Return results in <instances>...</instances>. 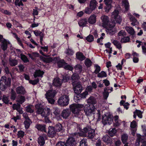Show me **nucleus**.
Wrapping results in <instances>:
<instances>
[{
  "mask_svg": "<svg viewBox=\"0 0 146 146\" xmlns=\"http://www.w3.org/2000/svg\"><path fill=\"white\" fill-rule=\"evenodd\" d=\"M86 39L88 42H91L94 41V37L92 35L90 34L86 37Z\"/></svg>",
  "mask_w": 146,
  "mask_h": 146,
  "instance_id": "obj_55",
  "label": "nucleus"
},
{
  "mask_svg": "<svg viewBox=\"0 0 146 146\" xmlns=\"http://www.w3.org/2000/svg\"><path fill=\"white\" fill-rule=\"evenodd\" d=\"M137 137H139L140 138V142L143 144L146 142L145 138L144 137V136H142L140 134H137Z\"/></svg>",
  "mask_w": 146,
  "mask_h": 146,
  "instance_id": "obj_41",
  "label": "nucleus"
},
{
  "mask_svg": "<svg viewBox=\"0 0 146 146\" xmlns=\"http://www.w3.org/2000/svg\"><path fill=\"white\" fill-rule=\"evenodd\" d=\"M87 139L86 138H83L82 139L80 142V146H87Z\"/></svg>",
  "mask_w": 146,
  "mask_h": 146,
  "instance_id": "obj_46",
  "label": "nucleus"
},
{
  "mask_svg": "<svg viewBox=\"0 0 146 146\" xmlns=\"http://www.w3.org/2000/svg\"><path fill=\"white\" fill-rule=\"evenodd\" d=\"M26 100L25 96L22 95H18L17 98V102L20 104H22Z\"/></svg>",
  "mask_w": 146,
  "mask_h": 146,
  "instance_id": "obj_24",
  "label": "nucleus"
},
{
  "mask_svg": "<svg viewBox=\"0 0 146 146\" xmlns=\"http://www.w3.org/2000/svg\"><path fill=\"white\" fill-rule=\"evenodd\" d=\"M114 121L115 123H114V126L115 127H118L120 125V123L119 122V117L118 116L116 115L114 116Z\"/></svg>",
  "mask_w": 146,
  "mask_h": 146,
  "instance_id": "obj_38",
  "label": "nucleus"
},
{
  "mask_svg": "<svg viewBox=\"0 0 146 146\" xmlns=\"http://www.w3.org/2000/svg\"><path fill=\"white\" fill-rule=\"evenodd\" d=\"M28 56L33 60H36V58L40 56V59L44 62L49 63L52 62V59L51 58H45L40 56L39 54L36 52H33L31 53H28Z\"/></svg>",
  "mask_w": 146,
  "mask_h": 146,
  "instance_id": "obj_3",
  "label": "nucleus"
},
{
  "mask_svg": "<svg viewBox=\"0 0 146 146\" xmlns=\"http://www.w3.org/2000/svg\"><path fill=\"white\" fill-rule=\"evenodd\" d=\"M72 84L73 89L75 94L80 93L82 90V86L80 82H72Z\"/></svg>",
  "mask_w": 146,
  "mask_h": 146,
  "instance_id": "obj_7",
  "label": "nucleus"
},
{
  "mask_svg": "<svg viewBox=\"0 0 146 146\" xmlns=\"http://www.w3.org/2000/svg\"><path fill=\"white\" fill-rule=\"evenodd\" d=\"M75 127V130L78 132H78L81 133L82 131V129L81 128V126L80 124L76 123Z\"/></svg>",
  "mask_w": 146,
  "mask_h": 146,
  "instance_id": "obj_49",
  "label": "nucleus"
},
{
  "mask_svg": "<svg viewBox=\"0 0 146 146\" xmlns=\"http://www.w3.org/2000/svg\"><path fill=\"white\" fill-rule=\"evenodd\" d=\"M94 67L95 68V69L94 73L97 74L100 71V67L98 65L96 64L94 65Z\"/></svg>",
  "mask_w": 146,
  "mask_h": 146,
  "instance_id": "obj_51",
  "label": "nucleus"
},
{
  "mask_svg": "<svg viewBox=\"0 0 146 146\" xmlns=\"http://www.w3.org/2000/svg\"><path fill=\"white\" fill-rule=\"evenodd\" d=\"M44 72L40 70L39 69L36 70L34 72V76L35 78H36L37 77H40L42 78L43 76Z\"/></svg>",
  "mask_w": 146,
  "mask_h": 146,
  "instance_id": "obj_21",
  "label": "nucleus"
},
{
  "mask_svg": "<svg viewBox=\"0 0 146 146\" xmlns=\"http://www.w3.org/2000/svg\"><path fill=\"white\" fill-rule=\"evenodd\" d=\"M69 99L68 96L63 95L60 97L58 101V103L59 105L61 106H66L69 104Z\"/></svg>",
  "mask_w": 146,
  "mask_h": 146,
  "instance_id": "obj_6",
  "label": "nucleus"
},
{
  "mask_svg": "<svg viewBox=\"0 0 146 146\" xmlns=\"http://www.w3.org/2000/svg\"><path fill=\"white\" fill-rule=\"evenodd\" d=\"M84 64L88 68L92 66V62L90 59L87 58L85 61Z\"/></svg>",
  "mask_w": 146,
  "mask_h": 146,
  "instance_id": "obj_44",
  "label": "nucleus"
},
{
  "mask_svg": "<svg viewBox=\"0 0 146 146\" xmlns=\"http://www.w3.org/2000/svg\"><path fill=\"white\" fill-rule=\"evenodd\" d=\"M113 116L110 114L107 115L104 114L102 118V123L104 125L108 124L110 125L113 121Z\"/></svg>",
  "mask_w": 146,
  "mask_h": 146,
  "instance_id": "obj_4",
  "label": "nucleus"
},
{
  "mask_svg": "<svg viewBox=\"0 0 146 146\" xmlns=\"http://www.w3.org/2000/svg\"><path fill=\"white\" fill-rule=\"evenodd\" d=\"M130 38L129 36L126 37L123 36L122 37L120 41L121 43H125L129 42L130 40Z\"/></svg>",
  "mask_w": 146,
  "mask_h": 146,
  "instance_id": "obj_45",
  "label": "nucleus"
},
{
  "mask_svg": "<svg viewBox=\"0 0 146 146\" xmlns=\"http://www.w3.org/2000/svg\"><path fill=\"white\" fill-rule=\"evenodd\" d=\"M48 129L47 134L49 137H54L56 134V131L54 127L50 126L48 127Z\"/></svg>",
  "mask_w": 146,
  "mask_h": 146,
  "instance_id": "obj_12",
  "label": "nucleus"
},
{
  "mask_svg": "<svg viewBox=\"0 0 146 146\" xmlns=\"http://www.w3.org/2000/svg\"><path fill=\"white\" fill-rule=\"evenodd\" d=\"M20 56L21 59L24 63H27L29 62V60L27 56L25 55L21 54H20Z\"/></svg>",
  "mask_w": 146,
  "mask_h": 146,
  "instance_id": "obj_47",
  "label": "nucleus"
},
{
  "mask_svg": "<svg viewBox=\"0 0 146 146\" xmlns=\"http://www.w3.org/2000/svg\"><path fill=\"white\" fill-rule=\"evenodd\" d=\"M35 127L39 131L47 133L46 125L45 124H37L35 126Z\"/></svg>",
  "mask_w": 146,
  "mask_h": 146,
  "instance_id": "obj_13",
  "label": "nucleus"
},
{
  "mask_svg": "<svg viewBox=\"0 0 146 146\" xmlns=\"http://www.w3.org/2000/svg\"><path fill=\"white\" fill-rule=\"evenodd\" d=\"M107 88H104V92H103V96L105 99H106L109 95V92L106 91Z\"/></svg>",
  "mask_w": 146,
  "mask_h": 146,
  "instance_id": "obj_60",
  "label": "nucleus"
},
{
  "mask_svg": "<svg viewBox=\"0 0 146 146\" xmlns=\"http://www.w3.org/2000/svg\"><path fill=\"white\" fill-rule=\"evenodd\" d=\"M137 126L136 122L134 120L131 123L130 127L132 128L135 129Z\"/></svg>",
  "mask_w": 146,
  "mask_h": 146,
  "instance_id": "obj_64",
  "label": "nucleus"
},
{
  "mask_svg": "<svg viewBox=\"0 0 146 146\" xmlns=\"http://www.w3.org/2000/svg\"><path fill=\"white\" fill-rule=\"evenodd\" d=\"M65 70H69L72 71L73 69V67L68 64H66L65 66H64V68Z\"/></svg>",
  "mask_w": 146,
  "mask_h": 146,
  "instance_id": "obj_61",
  "label": "nucleus"
},
{
  "mask_svg": "<svg viewBox=\"0 0 146 146\" xmlns=\"http://www.w3.org/2000/svg\"><path fill=\"white\" fill-rule=\"evenodd\" d=\"M38 143L40 146H43L45 143V140L44 137L40 136L38 139Z\"/></svg>",
  "mask_w": 146,
  "mask_h": 146,
  "instance_id": "obj_42",
  "label": "nucleus"
},
{
  "mask_svg": "<svg viewBox=\"0 0 146 146\" xmlns=\"http://www.w3.org/2000/svg\"><path fill=\"white\" fill-rule=\"evenodd\" d=\"M15 4L16 6H18L19 7L20 6H24V4L22 2V1L21 0L19 1V0H15Z\"/></svg>",
  "mask_w": 146,
  "mask_h": 146,
  "instance_id": "obj_58",
  "label": "nucleus"
},
{
  "mask_svg": "<svg viewBox=\"0 0 146 146\" xmlns=\"http://www.w3.org/2000/svg\"><path fill=\"white\" fill-rule=\"evenodd\" d=\"M2 44L1 45V48L4 51H5L7 48V40L3 39V40L2 42Z\"/></svg>",
  "mask_w": 146,
  "mask_h": 146,
  "instance_id": "obj_30",
  "label": "nucleus"
},
{
  "mask_svg": "<svg viewBox=\"0 0 146 146\" xmlns=\"http://www.w3.org/2000/svg\"><path fill=\"white\" fill-rule=\"evenodd\" d=\"M17 93L18 94L24 95L26 93L25 88L22 86L17 87L16 89Z\"/></svg>",
  "mask_w": 146,
  "mask_h": 146,
  "instance_id": "obj_15",
  "label": "nucleus"
},
{
  "mask_svg": "<svg viewBox=\"0 0 146 146\" xmlns=\"http://www.w3.org/2000/svg\"><path fill=\"white\" fill-rule=\"evenodd\" d=\"M111 23V25L105 28L107 29L108 33L110 35H112L116 32V30L114 28L115 25V22L114 21H113V22Z\"/></svg>",
  "mask_w": 146,
  "mask_h": 146,
  "instance_id": "obj_9",
  "label": "nucleus"
},
{
  "mask_svg": "<svg viewBox=\"0 0 146 146\" xmlns=\"http://www.w3.org/2000/svg\"><path fill=\"white\" fill-rule=\"evenodd\" d=\"M60 109L58 108H54L53 109V113L56 116L57 119L58 120L61 119Z\"/></svg>",
  "mask_w": 146,
  "mask_h": 146,
  "instance_id": "obj_17",
  "label": "nucleus"
},
{
  "mask_svg": "<svg viewBox=\"0 0 146 146\" xmlns=\"http://www.w3.org/2000/svg\"><path fill=\"white\" fill-rule=\"evenodd\" d=\"M55 96V93L53 90H50L48 91L45 94L46 98H54Z\"/></svg>",
  "mask_w": 146,
  "mask_h": 146,
  "instance_id": "obj_27",
  "label": "nucleus"
},
{
  "mask_svg": "<svg viewBox=\"0 0 146 146\" xmlns=\"http://www.w3.org/2000/svg\"><path fill=\"white\" fill-rule=\"evenodd\" d=\"M33 106L31 105H27L25 107V110L26 112L31 113H33L34 112V110L32 109Z\"/></svg>",
  "mask_w": 146,
  "mask_h": 146,
  "instance_id": "obj_37",
  "label": "nucleus"
},
{
  "mask_svg": "<svg viewBox=\"0 0 146 146\" xmlns=\"http://www.w3.org/2000/svg\"><path fill=\"white\" fill-rule=\"evenodd\" d=\"M2 100L3 101L5 104H9V100L8 97H7L5 96H3Z\"/></svg>",
  "mask_w": 146,
  "mask_h": 146,
  "instance_id": "obj_59",
  "label": "nucleus"
},
{
  "mask_svg": "<svg viewBox=\"0 0 146 146\" xmlns=\"http://www.w3.org/2000/svg\"><path fill=\"white\" fill-rule=\"evenodd\" d=\"M50 109L46 107L44 109L41 114L42 116L46 117L50 115Z\"/></svg>",
  "mask_w": 146,
  "mask_h": 146,
  "instance_id": "obj_23",
  "label": "nucleus"
},
{
  "mask_svg": "<svg viewBox=\"0 0 146 146\" xmlns=\"http://www.w3.org/2000/svg\"><path fill=\"white\" fill-rule=\"evenodd\" d=\"M70 114V111L68 109L64 110L62 112L61 117H62L64 118H67Z\"/></svg>",
  "mask_w": 146,
  "mask_h": 146,
  "instance_id": "obj_20",
  "label": "nucleus"
},
{
  "mask_svg": "<svg viewBox=\"0 0 146 146\" xmlns=\"http://www.w3.org/2000/svg\"><path fill=\"white\" fill-rule=\"evenodd\" d=\"M127 32L130 35H133L135 33V31L131 27H128L126 30Z\"/></svg>",
  "mask_w": 146,
  "mask_h": 146,
  "instance_id": "obj_50",
  "label": "nucleus"
},
{
  "mask_svg": "<svg viewBox=\"0 0 146 146\" xmlns=\"http://www.w3.org/2000/svg\"><path fill=\"white\" fill-rule=\"evenodd\" d=\"M62 82L64 83L68 82L70 79V76L68 74H64L62 76Z\"/></svg>",
  "mask_w": 146,
  "mask_h": 146,
  "instance_id": "obj_34",
  "label": "nucleus"
},
{
  "mask_svg": "<svg viewBox=\"0 0 146 146\" xmlns=\"http://www.w3.org/2000/svg\"><path fill=\"white\" fill-rule=\"evenodd\" d=\"M87 102L88 104H90L89 105H94L97 103L96 99L93 96H90L87 100Z\"/></svg>",
  "mask_w": 146,
  "mask_h": 146,
  "instance_id": "obj_25",
  "label": "nucleus"
},
{
  "mask_svg": "<svg viewBox=\"0 0 146 146\" xmlns=\"http://www.w3.org/2000/svg\"><path fill=\"white\" fill-rule=\"evenodd\" d=\"M96 16L94 14L91 15L88 19V22L91 24H94L96 23Z\"/></svg>",
  "mask_w": 146,
  "mask_h": 146,
  "instance_id": "obj_22",
  "label": "nucleus"
},
{
  "mask_svg": "<svg viewBox=\"0 0 146 146\" xmlns=\"http://www.w3.org/2000/svg\"><path fill=\"white\" fill-rule=\"evenodd\" d=\"M104 142L108 143H110L111 142V139L110 136L108 135H106L103 138Z\"/></svg>",
  "mask_w": 146,
  "mask_h": 146,
  "instance_id": "obj_36",
  "label": "nucleus"
},
{
  "mask_svg": "<svg viewBox=\"0 0 146 146\" xmlns=\"http://www.w3.org/2000/svg\"><path fill=\"white\" fill-rule=\"evenodd\" d=\"M88 133L87 137L88 139H92L94 138L95 135L94 129H92Z\"/></svg>",
  "mask_w": 146,
  "mask_h": 146,
  "instance_id": "obj_32",
  "label": "nucleus"
},
{
  "mask_svg": "<svg viewBox=\"0 0 146 146\" xmlns=\"http://www.w3.org/2000/svg\"><path fill=\"white\" fill-rule=\"evenodd\" d=\"M39 81V78H37L36 79L34 80H30L29 81V83L33 85H35L38 84Z\"/></svg>",
  "mask_w": 146,
  "mask_h": 146,
  "instance_id": "obj_57",
  "label": "nucleus"
},
{
  "mask_svg": "<svg viewBox=\"0 0 146 146\" xmlns=\"http://www.w3.org/2000/svg\"><path fill=\"white\" fill-rule=\"evenodd\" d=\"M117 132V130L115 128H114L112 129L111 130L110 129V131H108V134L109 136L112 137L115 135Z\"/></svg>",
  "mask_w": 146,
  "mask_h": 146,
  "instance_id": "obj_35",
  "label": "nucleus"
},
{
  "mask_svg": "<svg viewBox=\"0 0 146 146\" xmlns=\"http://www.w3.org/2000/svg\"><path fill=\"white\" fill-rule=\"evenodd\" d=\"M97 2L96 0H91L90 3L89 7L92 10H94L96 7Z\"/></svg>",
  "mask_w": 146,
  "mask_h": 146,
  "instance_id": "obj_29",
  "label": "nucleus"
},
{
  "mask_svg": "<svg viewBox=\"0 0 146 146\" xmlns=\"http://www.w3.org/2000/svg\"><path fill=\"white\" fill-rule=\"evenodd\" d=\"M76 144L75 139L72 137L68 138L66 143L65 146H75Z\"/></svg>",
  "mask_w": 146,
  "mask_h": 146,
  "instance_id": "obj_11",
  "label": "nucleus"
},
{
  "mask_svg": "<svg viewBox=\"0 0 146 146\" xmlns=\"http://www.w3.org/2000/svg\"><path fill=\"white\" fill-rule=\"evenodd\" d=\"M122 5L123 6L125 7L126 10L127 11L128 10L129 5V2L128 0H122Z\"/></svg>",
  "mask_w": 146,
  "mask_h": 146,
  "instance_id": "obj_33",
  "label": "nucleus"
},
{
  "mask_svg": "<svg viewBox=\"0 0 146 146\" xmlns=\"http://www.w3.org/2000/svg\"><path fill=\"white\" fill-rule=\"evenodd\" d=\"M76 57L77 59L81 61H82L85 58V56L82 53L80 52H78L76 54Z\"/></svg>",
  "mask_w": 146,
  "mask_h": 146,
  "instance_id": "obj_26",
  "label": "nucleus"
},
{
  "mask_svg": "<svg viewBox=\"0 0 146 146\" xmlns=\"http://www.w3.org/2000/svg\"><path fill=\"white\" fill-rule=\"evenodd\" d=\"M97 74V77L99 78L106 77L107 76L106 72L103 71H102L100 72H99Z\"/></svg>",
  "mask_w": 146,
  "mask_h": 146,
  "instance_id": "obj_48",
  "label": "nucleus"
},
{
  "mask_svg": "<svg viewBox=\"0 0 146 146\" xmlns=\"http://www.w3.org/2000/svg\"><path fill=\"white\" fill-rule=\"evenodd\" d=\"M88 24V19L86 18L81 19L78 22V24L80 27H84Z\"/></svg>",
  "mask_w": 146,
  "mask_h": 146,
  "instance_id": "obj_19",
  "label": "nucleus"
},
{
  "mask_svg": "<svg viewBox=\"0 0 146 146\" xmlns=\"http://www.w3.org/2000/svg\"><path fill=\"white\" fill-rule=\"evenodd\" d=\"M11 78H7L5 76H2L0 80V89L2 91H5L11 86Z\"/></svg>",
  "mask_w": 146,
  "mask_h": 146,
  "instance_id": "obj_2",
  "label": "nucleus"
},
{
  "mask_svg": "<svg viewBox=\"0 0 146 146\" xmlns=\"http://www.w3.org/2000/svg\"><path fill=\"white\" fill-rule=\"evenodd\" d=\"M93 10H92V9L88 7H87L85 8L84 10V13L87 14H90L91 13Z\"/></svg>",
  "mask_w": 146,
  "mask_h": 146,
  "instance_id": "obj_62",
  "label": "nucleus"
},
{
  "mask_svg": "<svg viewBox=\"0 0 146 146\" xmlns=\"http://www.w3.org/2000/svg\"><path fill=\"white\" fill-rule=\"evenodd\" d=\"M119 11L115 9L112 13L111 17L114 19L117 24L120 25L122 21V17L119 15Z\"/></svg>",
  "mask_w": 146,
  "mask_h": 146,
  "instance_id": "obj_5",
  "label": "nucleus"
},
{
  "mask_svg": "<svg viewBox=\"0 0 146 146\" xmlns=\"http://www.w3.org/2000/svg\"><path fill=\"white\" fill-rule=\"evenodd\" d=\"M25 114V113H23V116L25 120L24 121V123L25 124V128L27 129L29 128L31 124L32 123V121L29 117L26 115V113L25 115H24Z\"/></svg>",
  "mask_w": 146,
  "mask_h": 146,
  "instance_id": "obj_10",
  "label": "nucleus"
},
{
  "mask_svg": "<svg viewBox=\"0 0 146 146\" xmlns=\"http://www.w3.org/2000/svg\"><path fill=\"white\" fill-rule=\"evenodd\" d=\"M17 96L16 92L13 89H11V99L13 100H14Z\"/></svg>",
  "mask_w": 146,
  "mask_h": 146,
  "instance_id": "obj_39",
  "label": "nucleus"
},
{
  "mask_svg": "<svg viewBox=\"0 0 146 146\" xmlns=\"http://www.w3.org/2000/svg\"><path fill=\"white\" fill-rule=\"evenodd\" d=\"M71 78L72 83V82H76L79 79L80 77L78 73H75L73 74Z\"/></svg>",
  "mask_w": 146,
  "mask_h": 146,
  "instance_id": "obj_28",
  "label": "nucleus"
},
{
  "mask_svg": "<svg viewBox=\"0 0 146 146\" xmlns=\"http://www.w3.org/2000/svg\"><path fill=\"white\" fill-rule=\"evenodd\" d=\"M74 51L72 49L68 48L66 51V53L67 55L68 56H72L74 53Z\"/></svg>",
  "mask_w": 146,
  "mask_h": 146,
  "instance_id": "obj_54",
  "label": "nucleus"
},
{
  "mask_svg": "<svg viewBox=\"0 0 146 146\" xmlns=\"http://www.w3.org/2000/svg\"><path fill=\"white\" fill-rule=\"evenodd\" d=\"M62 126L60 123H58L56 124L54 128L56 132H59L62 129Z\"/></svg>",
  "mask_w": 146,
  "mask_h": 146,
  "instance_id": "obj_40",
  "label": "nucleus"
},
{
  "mask_svg": "<svg viewBox=\"0 0 146 146\" xmlns=\"http://www.w3.org/2000/svg\"><path fill=\"white\" fill-rule=\"evenodd\" d=\"M10 65L11 66H13L17 65L18 64V61L16 59H11L9 60Z\"/></svg>",
  "mask_w": 146,
  "mask_h": 146,
  "instance_id": "obj_43",
  "label": "nucleus"
},
{
  "mask_svg": "<svg viewBox=\"0 0 146 146\" xmlns=\"http://www.w3.org/2000/svg\"><path fill=\"white\" fill-rule=\"evenodd\" d=\"M106 6L105 8V11L107 12H108L110 11V10L111 9V5H107L105 4Z\"/></svg>",
  "mask_w": 146,
  "mask_h": 146,
  "instance_id": "obj_63",
  "label": "nucleus"
},
{
  "mask_svg": "<svg viewBox=\"0 0 146 146\" xmlns=\"http://www.w3.org/2000/svg\"><path fill=\"white\" fill-rule=\"evenodd\" d=\"M37 113L41 114L44 109L43 107L40 104H37L35 106Z\"/></svg>",
  "mask_w": 146,
  "mask_h": 146,
  "instance_id": "obj_18",
  "label": "nucleus"
},
{
  "mask_svg": "<svg viewBox=\"0 0 146 146\" xmlns=\"http://www.w3.org/2000/svg\"><path fill=\"white\" fill-rule=\"evenodd\" d=\"M25 135V132L22 130H20L18 132L17 135L18 136V138H21L20 139H21V138H23Z\"/></svg>",
  "mask_w": 146,
  "mask_h": 146,
  "instance_id": "obj_53",
  "label": "nucleus"
},
{
  "mask_svg": "<svg viewBox=\"0 0 146 146\" xmlns=\"http://www.w3.org/2000/svg\"><path fill=\"white\" fill-rule=\"evenodd\" d=\"M70 111L74 114L76 117H78L80 115V111L83 109H84L86 115L87 116H91L92 114H95V111L96 110L94 105H92L84 107V106L82 104H73L70 105Z\"/></svg>",
  "mask_w": 146,
  "mask_h": 146,
  "instance_id": "obj_1",
  "label": "nucleus"
},
{
  "mask_svg": "<svg viewBox=\"0 0 146 146\" xmlns=\"http://www.w3.org/2000/svg\"><path fill=\"white\" fill-rule=\"evenodd\" d=\"M101 19L102 22V26L105 28L111 25V23H112L113 21H110L109 17L105 15L102 16Z\"/></svg>",
  "mask_w": 146,
  "mask_h": 146,
  "instance_id": "obj_8",
  "label": "nucleus"
},
{
  "mask_svg": "<svg viewBox=\"0 0 146 146\" xmlns=\"http://www.w3.org/2000/svg\"><path fill=\"white\" fill-rule=\"evenodd\" d=\"M62 83L61 82V79L57 77L54 78L52 84L56 87H60L61 86Z\"/></svg>",
  "mask_w": 146,
  "mask_h": 146,
  "instance_id": "obj_16",
  "label": "nucleus"
},
{
  "mask_svg": "<svg viewBox=\"0 0 146 146\" xmlns=\"http://www.w3.org/2000/svg\"><path fill=\"white\" fill-rule=\"evenodd\" d=\"M128 137L127 134L123 133L121 136V140L123 144H125L127 142Z\"/></svg>",
  "mask_w": 146,
  "mask_h": 146,
  "instance_id": "obj_31",
  "label": "nucleus"
},
{
  "mask_svg": "<svg viewBox=\"0 0 146 146\" xmlns=\"http://www.w3.org/2000/svg\"><path fill=\"white\" fill-rule=\"evenodd\" d=\"M91 129V127L88 125L83 129H82V131L81 133L78 132V134L80 136H83L85 135L86 133H88Z\"/></svg>",
  "mask_w": 146,
  "mask_h": 146,
  "instance_id": "obj_14",
  "label": "nucleus"
},
{
  "mask_svg": "<svg viewBox=\"0 0 146 146\" xmlns=\"http://www.w3.org/2000/svg\"><path fill=\"white\" fill-rule=\"evenodd\" d=\"M135 112L136 114V115H137L140 118H142V113L141 110L136 109Z\"/></svg>",
  "mask_w": 146,
  "mask_h": 146,
  "instance_id": "obj_56",
  "label": "nucleus"
},
{
  "mask_svg": "<svg viewBox=\"0 0 146 146\" xmlns=\"http://www.w3.org/2000/svg\"><path fill=\"white\" fill-rule=\"evenodd\" d=\"M67 64L64 60L63 61H60L58 63V66L59 68L63 67L64 68V66H65L66 64Z\"/></svg>",
  "mask_w": 146,
  "mask_h": 146,
  "instance_id": "obj_52",
  "label": "nucleus"
}]
</instances>
